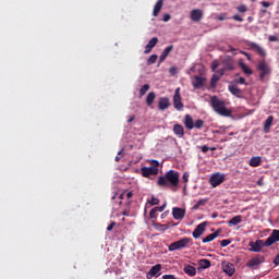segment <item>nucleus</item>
Instances as JSON below:
<instances>
[{
	"instance_id": "obj_44",
	"label": "nucleus",
	"mask_w": 279,
	"mask_h": 279,
	"mask_svg": "<svg viewBox=\"0 0 279 279\" xmlns=\"http://www.w3.org/2000/svg\"><path fill=\"white\" fill-rule=\"evenodd\" d=\"M218 68H219V61L214 60L211 63V71L215 73Z\"/></svg>"
},
{
	"instance_id": "obj_59",
	"label": "nucleus",
	"mask_w": 279,
	"mask_h": 279,
	"mask_svg": "<svg viewBox=\"0 0 279 279\" xmlns=\"http://www.w3.org/2000/svg\"><path fill=\"white\" fill-rule=\"evenodd\" d=\"M242 53H243V56H245V58H246L247 60H252V56H250V53H247V52H245V51H243Z\"/></svg>"
},
{
	"instance_id": "obj_5",
	"label": "nucleus",
	"mask_w": 279,
	"mask_h": 279,
	"mask_svg": "<svg viewBox=\"0 0 279 279\" xmlns=\"http://www.w3.org/2000/svg\"><path fill=\"white\" fill-rule=\"evenodd\" d=\"M263 263H265V256L257 255L246 263V267H248V269H258V266L263 265Z\"/></svg>"
},
{
	"instance_id": "obj_52",
	"label": "nucleus",
	"mask_w": 279,
	"mask_h": 279,
	"mask_svg": "<svg viewBox=\"0 0 279 279\" xmlns=\"http://www.w3.org/2000/svg\"><path fill=\"white\" fill-rule=\"evenodd\" d=\"M236 84H244L245 86H247V83L245 82V78H244V77H240V78L236 81Z\"/></svg>"
},
{
	"instance_id": "obj_24",
	"label": "nucleus",
	"mask_w": 279,
	"mask_h": 279,
	"mask_svg": "<svg viewBox=\"0 0 279 279\" xmlns=\"http://www.w3.org/2000/svg\"><path fill=\"white\" fill-rule=\"evenodd\" d=\"M194 80L195 81L192 83L194 88H203V86L206 82V78L202 77V76H195Z\"/></svg>"
},
{
	"instance_id": "obj_49",
	"label": "nucleus",
	"mask_w": 279,
	"mask_h": 279,
	"mask_svg": "<svg viewBox=\"0 0 279 279\" xmlns=\"http://www.w3.org/2000/svg\"><path fill=\"white\" fill-rule=\"evenodd\" d=\"M226 71H227V70H223V68H222V69L216 71L215 73H216L217 75H219L220 77H223V75H226Z\"/></svg>"
},
{
	"instance_id": "obj_57",
	"label": "nucleus",
	"mask_w": 279,
	"mask_h": 279,
	"mask_svg": "<svg viewBox=\"0 0 279 279\" xmlns=\"http://www.w3.org/2000/svg\"><path fill=\"white\" fill-rule=\"evenodd\" d=\"M260 3L263 5V8H269V5H270V3L267 1H262Z\"/></svg>"
},
{
	"instance_id": "obj_21",
	"label": "nucleus",
	"mask_w": 279,
	"mask_h": 279,
	"mask_svg": "<svg viewBox=\"0 0 279 279\" xmlns=\"http://www.w3.org/2000/svg\"><path fill=\"white\" fill-rule=\"evenodd\" d=\"M229 92L238 97L239 99L243 98V92L236 85H229Z\"/></svg>"
},
{
	"instance_id": "obj_8",
	"label": "nucleus",
	"mask_w": 279,
	"mask_h": 279,
	"mask_svg": "<svg viewBox=\"0 0 279 279\" xmlns=\"http://www.w3.org/2000/svg\"><path fill=\"white\" fill-rule=\"evenodd\" d=\"M173 106L175 110H183L184 104H182V96L180 95V88H177L173 96Z\"/></svg>"
},
{
	"instance_id": "obj_30",
	"label": "nucleus",
	"mask_w": 279,
	"mask_h": 279,
	"mask_svg": "<svg viewBox=\"0 0 279 279\" xmlns=\"http://www.w3.org/2000/svg\"><path fill=\"white\" fill-rule=\"evenodd\" d=\"M260 162H263V158H260V157H252L250 159L248 165H250V167H259Z\"/></svg>"
},
{
	"instance_id": "obj_14",
	"label": "nucleus",
	"mask_w": 279,
	"mask_h": 279,
	"mask_svg": "<svg viewBox=\"0 0 279 279\" xmlns=\"http://www.w3.org/2000/svg\"><path fill=\"white\" fill-rule=\"evenodd\" d=\"M190 16L194 23H199V20L204 19V11H202V9H194L191 11Z\"/></svg>"
},
{
	"instance_id": "obj_3",
	"label": "nucleus",
	"mask_w": 279,
	"mask_h": 279,
	"mask_svg": "<svg viewBox=\"0 0 279 279\" xmlns=\"http://www.w3.org/2000/svg\"><path fill=\"white\" fill-rule=\"evenodd\" d=\"M189 245H193V239L185 236V238H183L181 240L172 242L168 246V251L169 252H175L178 250H184L185 247H189Z\"/></svg>"
},
{
	"instance_id": "obj_7",
	"label": "nucleus",
	"mask_w": 279,
	"mask_h": 279,
	"mask_svg": "<svg viewBox=\"0 0 279 279\" xmlns=\"http://www.w3.org/2000/svg\"><path fill=\"white\" fill-rule=\"evenodd\" d=\"M247 47L251 51H255V53H258L262 58L267 57V52H265V49H263L258 44L248 41Z\"/></svg>"
},
{
	"instance_id": "obj_61",
	"label": "nucleus",
	"mask_w": 279,
	"mask_h": 279,
	"mask_svg": "<svg viewBox=\"0 0 279 279\" xmlns=\"http://www.w3.org/2000/svg\"><path fill=\"white\" fill-rule=\"evenodd\" d=\"M133 195H134V194H133L132 192H128V193H126L128 199H132Z\"/></svg>"
},
{
	"instance_id": "obj_19",
	"label": "nucleus",
	"mask_w": 279,
	"mask_h": 279,
	"mask_svg": "<svg viewBox=\"0 0 279 279\" xmlns=\"http://www.w3.org/2000/svg\"><path fill=\"white\" fill-rule=\"evenodd\" d=\"M171 51H173V45H170L165 48V50L162 51V53L159 57L160 64H161V62H165L167 60V58L169 57V53H171Z\"/></svg>"
},
{
	"instance_id": "obj_1",
	"label": "nucleus",
	"mask_w": 279,
	"mask_h": 279,
	"mask_svg": "<svg viewBox=\"0 0 279 279\" xmlns=\"http://www.w3.org/2000/svg\"><path fill=\"white\" fill-rule=\"evenodd\" d=\"M158 186H178L180 184V173L175 170H169L165 175L158 178Z\"/></svg>"
},
{
	"instance_id": "obj_35",
	"label": "nucleus",
	"mask_w": 279,
	"mask_h": 279,
	"mask_svg": "<svg viewBox=\"0 0 279 279\" xmlns=\"http://www.w3.org/2000/svg\"><path fill=\"white\" fill-rule=\"evenodd\" d=\"M198 265L201 269H208V267H210V259H201Z\"/></svg>"
},
{
	"instance_id": "obj_27",
	"label": "nucleus",
	"mask_w": 279,
	"mask_h": 279,
	"mask_svg": "<svg viewBox=\"0 0 279 279\" xmlns=\"http://www.w3.org/2000/svg\"><path fill=\"white\" fill-rule=\"evenodd\" d=\"M241 221H243V216L238 215L228 221V226L229 227L239 226V223H241Z\"/></svg>"
},
{
	"instance_id": "obj_25",
	"label": "nucleus",
	"mask_w": 279,
	"mask_h": 279,
	"mask_svg": "<svg viewBox=\"0 0 279 279\" xmlns=\"http://www.w3.org/2000/svg\"><path fill=\"white\" fill-rule=\"evenodd\" d=\"M223 271L225 274H227V276H234V264L232 263H227L225 266H223Z\"/></svg>"
},
{
	"instance_id": "obj_42",
	"label": "nucleus",
	"mask_w": 279,
	"mask_h": 279,
	"mask_svg": "<svg viewBox=\"0 0 279 279\" xmlns=\"http://www.w3.org/2000/svg\"><path fill=\"white\" fill-rule=\"evenodd\" d=\"M238 12L240 13H245L247 12V5L245 4H240L238 8H236Z\"/></svg>"
},
{
	"instance_id": "obj_62",
	"label": "nucleus",
	"mask_w": 279,
	"mask_h": 279,
	"mask_svg": "<svg viewBox=\"0 0 279 279\" xmlns=\"http://www.w3.org/2000/svg\"><path fill=\"white\" fill-rule=\"evenodd\" d=\"M218 21H226V15H219Z\"/></svg>"
},
{
	"instance_id": "obj_9",
	"label": "nucleus",
	"mask_w": 279,
	"mask_h": 279,
	"mask_svg": "<svg viewBox=\"0 0 279 279\" xmlns=\"http://www.w3.org/2000/svg\"><path fill=\"white\" fill-rule=\"evenodd\" d=\"M206 226H208L207 221L201 222L193 231V239H199L206 232Z\"/></svg>"
},
{
	"instance_id": "obj_50",
	"label": "nucleus",
	"mask_w": 279,
	"mask_h": 279,
	"mask_svg": "<svg viewBox=\"0 0 279 279\" xmlns=\"http://www.w3.org/2000/svg\"><path fill=\"white\" fill-rule=\"evenodd\" d=\"M169 73H170L171 75H175V73H178V68L171 66V68L169 69Z\"/></svg>"
},
{
	"instance_id": "obj_58",
	"label": "nucleus",
	"mask_w": 279,
	"mask_h": 279,
	"mask_svg": "<svg viewBox=\"0 0 279 279\" xmlns=\"http://www.w3.org/2000/svg\"><path fill=\"white\" fill-rule=\"evenodd\" d=\"M257 186H265V182L263 181V179H259L257 181Z\"/></svg>"
},
{
	"instance_id": "obj_28",
	"label": "nucleus",
	"mask_w": 279,
	"mask_h": 279,
	"mask_svg": "<svg viewBox=\"0 0 279 279\" xmlns=\"http://www.w3.org/2000/svg\"><path fill=\"white\" fill-rule=\"evenodd\" d=\"M219 230H217L214 233H210L209 235H207L206 238L203 239V243H210L213 241H215V239H217V236H219Z\"/></svg>"
},
{
	"instance_id": "obj_17",
	"label": "nucleus",
	"mask_w": 279,
	"mask_h": 279,
	"mask_svg": "<svg viewBox=\"0 0 279 279\" xmlns=\"http://www.w3.org/2000/svg\"><path fill=\"white\" fill-rule=\"evenodd\" d=\"M169 106H171V101L169 100L168 97L159 98V102H158L159 110L165 111L169 108Z\"/></svg>"
},
{
	"instance_id": "obj_10",
	"label": "nucleus",
	"mask_w": 279,
	"mask_h": 279,
	"mask_svg": "<svg viewBox=\"0 0 279 279\" xmlns=\"http://www.w3.org/2000/svg\"><path fill=\"white\" fill-rule=\"evenodd\" d=\"M172 217L177 221H182V219H184V217H186V209L180 208V207H173L172 208Z\"/></svg>"
},
{
	"instance_id": "obj_37",
	"label": "nucleus",
	"mask_w": 279,
	"mask_h": 279,
	"mask_svg": "<svg viewBox=\"0 0 279 279\" xmlns=\"http://www.w3.org/2000/svg\"><path fill=\"white\" fill-rule=\"evenodd\" d=\"M156 60H158V54H151L147 60V65L150 66V64H156Z\"/></svg>"
},
{
	"instance_id": "obj_22",
	"label": "nucleus",
	"mask_w": 279,
	"mask_h": 279,
	"mask_svg": "<svg viewBox=\"0 0 279 279\" xmlns=\"http://www.w3.org/2000/svg\"><path fill=\"white\" fill-rule=\"evenodd\" d=\"M183 123L187 130H193L195 128V122L193 121V117H191V114H185Z\"/></svg>"
},
{
	"instance_id": "obj_29",
	"label": "nucleus",
	"mask_w": 279,
	"mask_h": 279,
	"mask_svg": "<svg viewBox=\"0 0 279 279\" xmlns=\"http://www.w3.org/2000/svg\"><path fill=\"white\" fill-rule=\"evenodd\" d=\"M183 271L187 274V276H195L197 274V270L195 269V267L191 265H185L183 268Z\"/></svg>"
},
{
	"instance_id": "obj_6",
	"label": "nucleus",
	"mask_w": 279,
	"mask_h": 279,
	"mask_svg": "<svg viewBox=\"0 0 279 279\" xmlns=\"http://www.w3.org/2000/svg\"><path fill=\"white\" fill-rule=\"evenodd\" d=\"M155 167H143L141 169L143 178H149V175H158V160H153Z\"/></svg>"
},
{
	"instance_id": "obj_56",
	"label": "nucleus",
	"mask_w": 279,
	"mask_h": 279,
	"mask_svg": "<svg viewBox=\"0 0 279 279\" xmlns=\"http://www.w3.org/2000/svg\"><path fill=\"white\" fill-rule=\"evenodd\" d=\"M124 195H125V194H120V195L118 196V199H120V201L118 202L119 206H121V204H123L122 199H123V196H124Z\"/></svg>"
},
{
	"instance_id": "obj_2",
	"label": "nucleus",
	"mask_w": 279,
	"mask_h": 279,
	"mask_svg": "<svg viewBox=\"0 0 279 279\" xmlns=\"http://www.w3.org/2000/svg\"><path fill=\"white\" fill-rule=\"evenodd\" d=\"M211 108L217 114H220V117H230L232 114V110L226 108V102L217 96L211 97Z\"/></svg>"
},
{
	"instance_id": "obj_64",
	"label": "nucleus",
	"mask_w": 279,
	"mask_h": 279,
	"mask_svg": "<svg viewBox=\"0 0 279 279\" xmlns=\"http://www.w3.org/2000/svg\"><path fill=\"white\" fill-rule=\"evenodd\" d=\"M135 117H131L129 120H128V123H132V121H134Z\"/></svg>"
},
{
	"instance_id": "obj_11",
	"label": "nucleus",
	"mask_w": 279,
	"mask_h": 279,
	"mask_svg": "<svg viewBox=\"0 0 279 279\" xmlns=\"http://www.w3.org/2000/svg\"><path fill=\"white\" fill-rule=\"evenodd\" d=\"M225 181H226V175L219 174V173L213 174L209 180L211 186L214 187L219 186V184H223Z\"/></svg>"
},
{
	"instance_id": "obj_34",
	"label": "nucleus",
	"mask_w": 279,
	"mask_h": 279,
	"mask_svg": "<svg viewBox=\"0 0 279 279\" xmlns=\"http://www.w3.org/2000/svg\"><path fill=\"white\" fill-rule=\"evenodd\" d=\"M219 80H221V76L215 72L210 80L211 88H215V86H217V82H219Z\"/></svg>"
},
{
	"instance_id": "obj_36",
	"label": "nucleus",
	"mask_w": 279,
	"mask_h": 279,
	"mask_svg": "<svg viewBox=\"0 0 279 279\" xmlns=\"http://www.w3.org/2000/svg\"><path fill=\"white\" fill-rule=\"evenodd\" d=\"M274 243H277L275 239L270 235L266 239L264 242V247H270V245H274Z\"/></svg>"
},
{
	"instance_id": "obj_13",
	"label": "nucleus",
	"mask_w": 279,
	"mask_h": 279,
	"mask_svg": "<svg viewBox=\"0 0 279 279\" xmlns=\"http://www.w3.org/2000/svg\"><path fill=\"white\" fill-rule=\"evenodd\" d=\"M250 252H260L265 247V242L263 240H256L255 242H250Z\"/></svg>"
},
{
	"instance_id": "obj_47",
	"label": "nucleus",
	"mask_w": 279,
	"mask_h": 279,
	"mask_svg": "<svg viewBox=\"0 0 279 279\" xmlns=\"http://www.w3.org/2000/svg\"><path fill=\"white\" fill-rule=\"evenodd\" d=\"M230 243H231L230 240H222V241L220 242V245H221V247H228V245H230Z\"/></svg>"
},
{
	"instance_id": "obj_32",
	"label": "nucleus",
	"mask_w": 279,
	"mask_h": 279,
	"mask_svg": "<svg viewBox=\"0 0 279 279\" xmlns=\"http://www.w3.org/2000/svg\"><path fill=\"white\" fill-rule=\"evenodd\" d=\"M155 100H156V93L154 92L148 93L146 98L147 106H153Z\"/></svg>"
},
{
	"instance_id": "obj_18",
	"label": "nucleus",
	"mask_w": 279,
	"mask_h": 279,
	"mask_svg": "<svg viewBox=\"0 0 279 279\" xmlns=\"http://www.w3.org/2000/svg\"><path fill=\"white\" fill-rule=\"evenodd\" d=\"M172 131L178 138H184V126L182 124H174Z\"/></svg>"
},
{
	"instance_id": "obj_16",
	"label": "nucleus",
	"mask_w": 279,
	"mask_h": 279,
	"mask_svg": "<svg viewBox=\"0 0 279 279\" xmlns=\"http://www.w3.org/2000/svg\"><path fill=\"white\" fill-rule=\"evenodd\" d=\"M222 69L223 71H234V60H232V58L227 57L223 61H222Z\"/></svg>"
},
{
	"instance_id": "obj_12",
	"label": "nucleus",
	"mask_w": 279,
	"mask_h": 279,
	"mask_svg": "<svg viewBox=\"0 0 279 279\" xmlns=\"http://www.w3.org/2000/svg\"><path fill=\"white\" fill-rule=\"evenodd\" d=\"M175 226H178V223L175 222H168L166 225H160V223H155L154 228L155 230H157V232H167V230H169V228H175Z\"/></svg>"
},
{
	"instance_id": "obj_31",
	"label": "nucleus",
	"mask_w": 279,
	"mask_h": 279,
	"mask_svg": "<svg viewBox=\"0 0 279 279\" xmlns=\"http://www.w3.org/2000/svg\"><path fill=\"white\" fill-rule=\"evenodd\" d=\"M239 66L240 69H242L243 73H245V75H252V73H254L252 71V69H250V66H247L245 63H243L242 61L239 62Z\"/></svg>"
},
{
	"instance_id": "obj_53",
	"label": "nucleus",
	"mask_w": 279,
	"mask_h": 279,
	"mask_svg": "<svg viewBox=\"0 0 279 279\" xmlns=\"http://www.w3.org/2000/svg\"><path fill=\"white\" fill-rule=\"evenodd\" d=\"M233 21H239V23H243V17L240 15H233Z\"/></svg>"
},
{
	"instance_id": "obj_55",
	"label": "nucleus",
	"mask_w": 279,
	"mask_h": 279,
	"mask_svg": "<svg viewBox=\"0 0 279 279\" xmlns=\"http://www.w3.org/2000/svg\"><path fill=\"white\" fill-rule=\"evenodd\" d=\"M163 21L167 23L168 21H171V15L170 14H165L163 15Z\"/></svg>"
},
{
	"instance_id": "obj_46",
	"label": "nucleus",
	"mask_w": 279,
	"mask_h": 279,
	"mask_svg": "<svg viewBox=\"0 0 279 279\" xmlns=\"http://www.w3.org/2000/svg\"><path fill=\"white\" fill-rule=\"evenodd\" d=\"M114 226H117V222L116 221H111L110 225L107 227V231L108 232H112Z\"/></svg>"
},
{
	"instance_id": "obj_51",
	"label": "nucleus",
	"mask_w": 279,
	"mask_h": 279,
	"mask_svg": "<svg viewBox=\"0 0 279 279\" xmlns=\"http://www.w3.org/2000/svg\"><path fill=\"white\" fill-rule=\"evenodd\" d=\"M268 40H269L270 43H277L278 37H277L276 35H271V36H269Z\"/></svg>"
},
{
	"instance_id": "obj_23",
	"label": "nucleus",
	"mask_w": 279,
	"mask_h": 279,
	"mask_svg": "<svg viewBox=\"0 0 279 279\" xmlns=\"http://www.w3.org/2000/svg\"><path fill=\"white\" fill-rule=\"evenodd\" d=\"M271 125H274V116H269L264 123L265 134H269V130H271Z\"/></svg>"
},
{
	"instance_id": "obj_45",
	"label": "nucleus",
	"mask_w": 279,
	"mask_h": 279,
	"mask_svg": "<svg viewBox=\"0 0 279 279\" xmlns=\"http://www.w3.org/2000/svg\"><path fill=\"white\" fill-rule=\"evenodd\" d=\"M165 208H167V203H165L163 205H161L159 207H155V210L157 213H162L165 210Z\"/></svg>"
},
{
	"instance_id": "obj_38",
	"label": "nucleus",
	"mask_w": 279,
	"mask_h": 279,
	"mask_svg": "<svg viewBox=\"0 0 279 279\" xmlns=\"http://www.w3.org/2000/svg\"><path fill=\"white\" fill-rule=\"evenodd\" d=\"M194 128H196V130H202V128H204V120L197 119V120L194 122Z\"/></svg>"
},
{
	"instance_id": "obj_39",
	"label": "nucleus",
	"mask_w": 279,
	"mask_h": 279,
	"mask_svg": "<svg viewBox=\"0 0 279 279\" xmlns=\"http://www.w3.org/2000/svg\"><path fill=\"white\" fill-rule=\"evenodd\" d=\"M147 90H149V84L143 85L140 89V97H143L147 93Z\"/></svg>"
},
{
	"instance_id": "obj_26",
	"label": "nucleus",
	"mask_w": 279,
	"mask_h": 279,
	"mask_svg": "<svg viewBox=\"0 0 279 279\" xmlns=\"http://www.w3.org/2000/svg\"><path fill=\"white\" fill-rule=\"evenodd\" d=\"M163 0H158L154 7L153 16H158L162 10Z\"/></svg>"
},
{
	"instance_id": "obj_43",
	"label": "nucleus",
	"mask_w": 279,
	"mask_h": 279,
	"mask_svg": "<svg viewBox=\"0 0 279 279\" xmlns=\"http://www.w3.org/2000/svg\"><path fill=\"white\" fill-rule=\"evenodd\" d=\"M272 239L278 243L279 241V230H274L272 233L270 234Z\"/></svg>"
},
{
	"instance_id": "obj_60",
	"label": "nucleus",
	"mask_w": 279,
	"mask_h": 279,
	"mask_svg": "<svg viewBox=\"0 0 279 279\" xmlns=\"http://www.w3.org/2000/svg\"><path fill=\"white\" fill-rule=\"evenodd\" d=\"M274 264H275V265H279V255H277V256L275 257Z\"/></svg>"
},
{
	"instance_id": "obj_63",
	"label": "nucleus",
	"mask_w": 279,
	"mask_h": 279,
	"mask_svg": "<svg viewBox=\"0 0 279 279\" xmlns=\"http://www.w3.org/2000/svg\"><path fill=\"white\" fill-rule=\"evenodd\" d=\"M217 217H219V214H217V213H214V214L211 215V218H213V219H217Z\"/></svg>"
},
{
	"instance_id": "obj_20",
	"label": "nucleus",
	"mask_w": 279,
	"mask_h": 279,
	"mask_svg": "<svg viewBox=\"0 0 279 279\" xmlns=\"http://www.w3.org/2000/svg\"><path fill=\"white\" fill-rule=\"evenodd\" d=\"M156 45H158V38L154 37L146 45L144 53H151V49H154V47H156Z\"/></svg>"
},
{
	"instance_id": "obj_54",
	"label": "nucleus",
	"mask_w": 279,
	"mask_h": 279,
	"mask_svg": "<svg viewBox=\"0 0 279 279\" xmlns=\"http://www.w3.org/2000/svg\"><path fill=\"white\" fill-rule=\"evenodd\" d=\"M182 179H183V182L185 183L189 182V172H184Z\"/></svg>"
},
{
	"instance_id": "obj_33",
	"label": "nucleus",
	"mask_w": 279,
	"mask_h": 279,
	"mask_svg": "<svg viewBox=\"0 0 279 279\" xmlns=\"http://www.w3.org/2000/svg\"><path fill=\"white\" fill-rule=\"evenodd\" d=\"M208 204V198L199 199L193 207L192 210H198L201 206H206Z\"/></svg>"
},
{
	"instance_id": "obj_15",
	"label": "nucleus",
	"mask_w": 279,
	"mask_h": 279,
	"mask_svg": "<svg viewBox=\"0 0 279 279\" xmlns=\"http://www.w3.org/2000/svg\"><path fill=\"white\" fill-rule=\"evenodd\" d=\"M162 269V265L157 264L155 266H153L149 271L146 275L147 279H153L154 276H158V274H160V270Z\"/></svg>"
},
{
	"instance_id": "obj_40",
	"label": "nucleus",
	"mask_w": 279,
	"mask_h": 279,
	"mask_svg": "<svg viewBox=\"0 0 279 279\" xmlns=\"http://www.w3.org/2000/svg\"><path fill=\"white\" fill-rule=\"evenodd\" d=\"M148 204H150V206H158L160 204V199L151 196L150 201H148Z\"/></svg>"
},
{
	"instance_id": "obj_41",
	"label": "nucleus",
	"mask_w": 279,
	"mask_h": 279,
	"mask_svg": "<svg viewBox=\"0 0 279 279\" xmlns=\"http://www.w3.org/2000/svg\"><path fill=\"white\" fill-rule=\"evenodd\" d=\"M202 151H203V154H206L207 151H215V150H217V147H208L207 145H203L202 146Z\"/></svg>"
},
{
	"instance_id": "obj_4",
	"label": "nucleus",
	"mask_w": 279,
	"mask_h": 279,
	"mask_svg": "<svg viewBox=\"0 0 279 279\" xmlns=\"http://www.w3.org/2000/svg\"><path fill=\"white\" fill-rule=\"evenodd\" d=\"M257 71L260 72L259 78L263 81L265 80L266 75H269L271 73V68H269V64H267V61L260 60L257 64Z\"/></svg>"
},
{
	"instance_id": "obj_48",
	"label": "nucleus",
	"mask_w": 279,
	"mask_h": 279,
	"mask_svg": "<svg viewBox=\"0 0 279 279\" xmlns=\"http://www.w3.org/2000/svg\"><path fill=\"white\" fill-rule=\"evenodd\" d=\"M156 213H158L155 207L149 211L150 219H156Z\"/></svg>"
}]
</instances>
